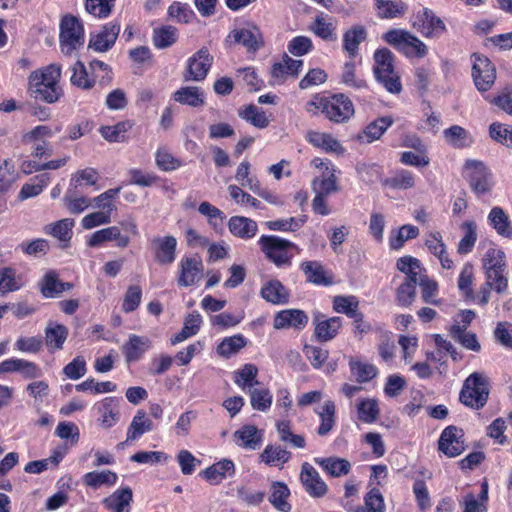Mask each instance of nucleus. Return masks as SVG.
Returning a JSON list of instances; mask_svg holds the SVG:
<instances>
[{"label": "nucleus", "instance_id": "57", "mask_svg": "<svg viewBox=\"0 0 512 512\" xmlns=\"http://www.w3.org/2000/svg\"><path fill=\"white\" fill-rule=\"evenodd\" d=\"M359 302L354 296H336L333 299V308L338 313H343L352 318L358 313Z\"/></svg>", "mask_w": 512, "mask_h": 512}, {"label": "nucleus", "instance_id": "26", "mask_svg": "<svg viewBox=\"0 0 512 512\" xmlns=\"http://www.w3.org/2000/svg\"><path fill=\"white\" fill-rule=\"evenodd\" d=\"M132 499L133 492L131 488L125 487L113 492L104 499L103 503L112 512H130L129 507Z\"/></svg>", "mask_w": 512, "mask_h": 512}, {"label": "nucleus", "instance_id": "49", "mask_svg": "<svg viewBox=\"0 0 512 512\" xmlns=\"http://www.w3.org/2000/svg\"><path fill=\"white\" fill-rule=\"evenodd\" d=\"M247 344V340L240 334L224 338L218 345L217 351L223 357H230L231 355L240 351Z\"/></svg>", "mask_w": 512, "mask_h": 512}, {"label": "nucleus", "instance_id": "40", "mask_svg": "<svg viewBox=\"0 0 512 512\" xmlns=\"http://www.w3.org/2000/svg\"><path fill=\"white\" fill-rule=\"evenodd\" d=\"M345 509L348 512H384L385 504L379 489L373 488L365 496V506H359L352 510L345 505Z\"/></svg>", "mask_w": 512, "mask_h": 512}, {"label": "nucleus", "instance_id": "39", "mask_svg": "<svg viewBox=\"0 0 512 512\" xmlns=\"http://www.w3.org/2000/svg\"><path fill=\"white\" fill-rule=\"evenodd\" d=\"M201 321H202V318L199 313H197V312L190 313L185 318L184 326H183L182 330L171 338V343L173 345L178 344V343L184 341L185 339L197 334V332L199 331V328H200Z\"/></svg>", "mask_w": 512, "mask_h": 512}, {"label": "nucleus", "instance_id": "16", "mask_svg": "<svg viewBox=\"0 0 512 512\" xmlns=\"http://www.w3.org/2000/svg\"><path fill=\"white\" fill-rule=\"evenodd\" d=\"M120 32V24L110 22L103 26V29L92 36L89 41V47L97 52H106L115 44Z\"/></svg>", "mask_w": 512, "mask_h": 512}, {"label": "nucleus", "instance_id": "34", "mask_svg": "<svg viewBox=\"0 0 512 512\" xmlns=\"http://www.w3.org/2000/svg\"><path fill=\"white\" fill-rule=\"evenodd\" d=\"M315 320L318 321L315 326V336L321 342L333 339L341 327L340 317H332L322 321H319L318 318H316Z\"/></svg>", "mask_w": 512, "mask_h": 512}, {"label": "nucleus", "instance_id": "7", "mask_svg": "<svg viewBox=\"0 0 512 512\" xmlns=\"http://www.w3.org/2000/svg\"><path fill=\"white\" fill-rule=\"evenodd\" d=\"M322 113L333 122L343 123L354 114L352 101L344 94H335L321 102Z\"/></svg>", "mask_w": 512, "mask_h": 512}, {"label": "nucleus", "instance_id": "35", "mask_svg": "<svg viewBox=\"0 0 512 512\" xmlns=\"http://www.w3.org/2000/svg\"><path fill=\"white\" fill-rule=\"evenodd\" d=\"M290 491L286 484L282 482H274L271 487L270 503L281 512H289L291 505L287 502Z\"/></svg>", "mask_w": 512, "mask_h": 512}, {"label": "nucleus", "instance_id": "18", "mask_svg": "<svg viewBox=\"0 0 512 512\" xmlns=\"http://www.w3.org/2000/svg\"><path fill=\"white\" fill-rule=\"evenodd\" d=\"M301 270L306 276V280L314 285L330 286L334 283L332 274L318 261L303 262Z\"/></svg>", "mask_w": 512, "mask_h": 512}, {"label": "nucleus", "instance_id": "28", "mask_svg": "<svg viewBox=\"0 0 512 512\" xmlns=\"http://www.w3.org/2000/svg\"><path fill=\"white\" fill-rule=\"evenodd\" d=\"M235 473V466L231 460L224 459L203 471V475L207 481L212 484L220 483L226 476Z\"/></svg>", "mask_w": 512, "mask_h": 512}, {"label": "nucleus", "instance_id": "3", "mask_svg": "<svg viewBox=\"0 0 512 512\" xmlns=\"http://www.w3.org/2000/svg\"><path fill=\"white\" fill-rule=\"evenodd\" d=\"M489 393L488 377L481 372H474L464 381L459 400L465 406L478 410L487 403Z\"/></svg>", "mask_w": 512, "mask_h": 512}, {"label": "nucleus", "instance_id": "31", "mask_svg": "<svg viewBox=\"0 0 512 512\" xmlns=\"http://www.w3.org/2000/svg\"><path fill=\"white\" fill-rule=\"evenodd\" d=\"M488 219L496 232L505 238L512 237V225L508 215L501 207H493L489 212Z\"/></svg>", "mask_w": 512, "mask_h": 512}, {"label": "nucleus", "instance_id": "10", "mask_svg": "<svg viewBox=\"0 0 512 512\" xmlns=\"http://www.w3.org/2000/svg\"><path fill=\"white\" fill-rule=\"evenodd\" d=\"M213 63V56L206 47L201 48L188 59L187 68L183 74L185 81H202L208 74Z\"/></svg>", "mask_w": 512, "mask_h": 512}, {"label": "nucleus", "instance_id": "25", "mask_svg": "<svg viewBox=\"0 0 512 512\" xmlns=\"http://www.w3.org/2000/svg\"><path fill=\"white\" fill-rule=\"evenodd\" d=\"M151 341L146 336H138L132 334L129 336V341L123 346V353L126 362L130 363L137 361L141 356L150 348Z\"/></svg>", "mask_w": 512, "mask_h": 512}, {"label": "nucleus", "instance_id": "50", "mask_svg": "<svg viewBox=\"0 0 512 512\" xmlns=\"http://www.w3.org/2000/svg\"><path fill=\"white\" fill-rule=\"evenodd\" d=\"M131 127V122L123 121L113 126L101 127L100 133L102 137L109 142H123L125 140V133L131 129Z\"/></svg>", "mask_w": 512, "mask_h": 512}, {"label": "nucleus", "instance_id": "62", "mask_svg": "<svg viewBox=\"0 0 512 512\" xmlns=\"http://www.w3.org/2000/svg\"><path fill=\"white\" fill-rule=\"evenodd\" d=\"M379 414L377 401L374 399L363 400L358 405V417L366 423L374 422Z\"/></svg>", "mask_w": 512, "mask_h": 512}, {"label": "nucleus", "instance_id": "46", "mask_svg": "<svg viewBox=\"0 0 512 512\" xmlns=\"http://www.w3.org/2000/svg\"><path fill=\"white\" fill-rule=\"evenodd\" d=\"M380 18H396L404 15L407 7L403 2L392 0H375Z\"/></svg>", "mask_w": 512, "mask_h": 512}, {"label": "nucleus", "instance_id": "6", "mask_svg": "<svg viewBox=\"0 0 512 512\" xmlns=\"http://www.w3.org/2000/svg\"><path fill=\"white\" fill-rule=\"evenodd\" d=\"M61 51L71 55L84 44V29L78 18L66 15L61 19L59 34Z\"/></svg>", "mask_w": 512, "mask_h": 512}, {"label": "nucleus", "instance_id": "36", "mask_svg": "<svg viewBox=\"0 0 512 512\" xmlns=\"http://www.w3.org/2000/svg\"><path fill=\"white\" fill-rule=\"evenodd\" d=\"M68 329L62 324H49L45 330L46 345L50 350L62 349Z\"/></svg>", "mask_w": 512, "mask_h": 512}, {"label": "nucleus", "instance_id": "51", "mask_svg": "<svg viewBox=\"0 0 512 512\" xmlns=\"http://www.w3.org/2000/svg\"><path fill=\"white\" fill-rule=\"evenodd\" d=\"M102 208L107 210L88 214L82 219L83 228L92 229L96 226L108 224L111 222L110 215L111 211L113 210V205L111 203L103 204Z\"/></svg>", "mask_w": 512, "mask_h": 512}, {"label": "nucleus", "instance_id": "56", "mask_svg": "<svg viewBox=\"0 0 512 512\" xmlns=\"http://www.w3.org/2000/svg\"><path fill=\"white\" fill-rule=\"evenodd\" d=\"M462 229L465 230V235L459 242L458 252L466 254L472 250L477 240L476 224L473 221H466L462 224Z\"/></svg>", "mask_w": 512, "mask_h": 512}, {"label": "nucleus", "instance_id": "42", "mask_svg": "<svg viewBox=\"0 0 512 512\" xmlns=\"http://www.w3.org/2000/svg\"><path fill=\"white\" fill-rule=\"evenodd\" d=\"M74 226L73 219L65 218L55 223L48 224L44 227L47 234L53 235L61 242H69L72 236V228Z\"/></svg>", "mask_w": 512, "mask_h": 512}, {"label": "nucleus", "instance_id": "54", "mask_svg": "<svg viewBox=\"0 0 512 512\" xmlns=\"http://www.w3.org/2000/svg\"><path fill=\"white\" fill-rule=\"evenodd\" d=\"M260 457L266 464L276 462L284 464L289 461L291 454L280 446L267 445Z\"/></svg>", "mask_w": 512, "mask_h": 512}, {"label": "nucleus", "instance_id": "4", "mask_svg": "<svg viewBox=\"0 0 512 512\" xmlns=\"http://www.w3.org/2000/svg\"><path fill=\"white\" fill-rule=\"evenodd\" d=\"M382 39L407 57L423 58L428 48L423 41L404 29H391L382 35Z\"/></svg>", "mask_w": 512, "mask_h": 512}, {"label": "nucleus", "instance_id": "53", "mask_svg": "<svg viewBox=\"0 0 512 512\" xmlns=\"http://www.w3.org/2000/svg\"><path fill=\"white\" fill-rule=\"evenodd\" d=\"M177 40V29L172 26H163L154 30L153 43L157 48H167Z\"/></svg>", "mask_w": 512, "mask_h": 512}, {"label": "nucleus", "instance_id": "27", "mask_svg": "<svg viewBox=\"0 0 512 512\" xmlns=\"http://www.w3.org/2000/svg\"><path fill=\"white\" fill-rule=\"evenodd\" d=\"M314 462L320 465L332 477L347 475L351 469L350 462L339 457L315 458Z\"/></svg>", "mask_w": 512, "mask_h": 512}, {"label": "nucleus", "instance_id": "61", "mask_svg": "<svg viewBox=\"0 0 512 512\" xmlns=\"http://www.w3.org/2000/svg\"><path fill=\"white\" fill-rule=\"evenodd\" d=\"M414 184V176L407 170H400L394 176L384 180V185L395 189H409Z\"/></svg>", "mask_w": 512, "mask_h": 512}, {"label": "nucleus", "instance_id": "9", "mask_svg": "<svg viewBox=\"0 0 512 512\" xmlns=\"http://www.w3.org/2000/svg\"><path fill=\"white\" fill-rule=\"evenodd\" d=\"M472 77L475 86L479 91H488L495 82L496 69L492 62L486 56L474 53L472 55Z\"/></svg>", "mask_w": 512, "mask_h": 512}, {"label": "nucleus", "instance_id": "20", "mask_svg": "<svg viewBox=\"0 0 512 512\" xmlns=\"http://www.w3.org/2000/svg\"><path fill=\"white\" fill-rule=\"evenodd\" d=\"M232 36L236 43L246 47L249 52H255L264 45L262 34L256 26L234 30Z\"/></svg>", "mask_w": 512, "mask_h": 512}, {"label": "nucleus", "instance_id": "64", "mask_svg": "<svg viewBox=\"0 0 512 512\" xmlns=\"http://www.w3.org/2000/svg\"><path fill=\"white\" fill-rule=\"evenodd\" d=\"M71 82L82 89H91L94 86V79L88 77L87 70L84 64L77 61L73 67V74L71 76Z\"/></svg>", "mask_w": 512, "mask_h": 512}, {"label": "nucleus", "instance_id": "23", "mask_svg": "<svg viewBox=\"0 0 512 512\" xmlns=\"http://www.w3.org/2000/svg\"><path fill=\"white\" fill-rule=\"evenodd\" d=\"M228 228L233 236L241 239H251L258 231L256 221L244 216H232Z\"/></svg>", "mask_w": 512, "mask_h": 512}, {"label": "nucleus", "instance_id": "37", "mask_svg": "<svg viewBox=\"0 0 512 512\" xmlns=\"http://www.w3.org/2000/svg\"><path fill=\"white\" fill-rule=\"evenodd\" d=\"M258 368L254 364H245L243 368L235 372V383L245 392L259 384L256 380Z\"/></svg>", "mask_w": 512, "mask_h": 512}, {"label": "nucleus", "instance_id": "15", "mask_svg": "<svg viewBox=\"0 0 512 512\" xmlns=\"http://www.w3.org/2000/svg\"><path fill=\"white\" fill-rule=\"evenodd\" d=\"M154 259L160 265H168L176 259L177 240L174 236L155 237L152 240Z\"/></svg>", "mask_w": 512, "mask_h": 512}, {"label": "nucleus", "instance_id": "38", "mask_svg": "<svg viewBox=\"0 0 512 512\" xmlns=\"http://www.w3.org/2000/svg\"><path fill=\"white\" fill-rule=\"evenodd\" d=\"M393 124L391 117H381L371 122L363 131L362 135L358 136L359 140L366 138V142L371 143L378 140L383 133Z\"/></svg>", "mask_w": 512, "mask_h": 512}, {"label": "nucleus", "instance_id": "33", "mask_svg": "<svg viewBox=\"0 0 512 512\" xmlns=\"http://www.w3.org/2000/svg\"><path fill=\"white\" fill-rule=\"evenodd\" d=\"M234 437L237 442L240 441L238 445L251 450L257 449L262 440L259 430L254 425H246L242 429L237 430L234 433Z\"/></svg>", "mask_w": 512, "mask_h": 512}, {"label": "nucleus", "instance_id": "13", "mask_svg": "<svg viewBox=\"0 0 512 512\" xmlns=\"http://www.w3.org/2000/svg\"><path fill=\"white\" fill-rule=\"evenodd\" d=\"M300 480L306 492L313 498H321L328 491V487L320 477V474L307 462L302 464Z\"/></svg>", "mask_w": 512, "mask_h": 512}, {"label": "nucleus", "instance_id": "55", "mask_svg": "<svg viewBox=\"0 0 512 512\" xmlns=\"http://www.w3.org/2000/svg\"><path fill=\"white\" fill-rule=\"evenodd\" d=\"M34 181H37V183H25L20 192H19V199L26 200L31 197L38 196L43 188L47 185V182L49 181V175L48 174H41L36 176Z\"/></svg>", "mask_w": 512, "mask_h": 512}, {"label": "nucleus", "instance_id": "12", "mask_svg": "<svg viewBox=\"0 0 512 512\" xmlns=\"http://www.w3.org/2000/svg\"><path fill=\"white\" fill-rule=\"evenodd\" d=\"M463 431L456 426L446 427L438 441L439 450L448 457H456L464 451Z\"/></svg>", "mask_w": 512, "mask_h": 512}, {"label": "nucleus", "instance_id": "8", "mask_svg": "<svg viewBox=\"0 0 512 512\" xmlns=\"http://www.w3.org/2000/svg\"><path fill=\"white\" fill-rule=\"evenodd\" d=\"M464 170L470 187L476 194H484L491 190L492 175L483 162L467 160L464 164Z\"/></svg>", "mask_w": 512, "mask_h": 512}, {"label": "nucleus", "instance_id": "59", "mask_svg": "<svg viewBox=\"0 0 512 512\" xmlns=\"http://www.w3.org/2000/svg\"><path fill=\"white\" fill-rule=\"evenodd\" d=\"M251 397V406L258 411H265L270 408L272 403V396L268 389L253 388L247 391Z\"/></svg>", "mask_w": 512, "mask_h": 512}, {"label": "nucleus", "instance_id": "48", "mask_svg": "<svg viewBox=\"0 0 512 512\" xmlns=\"http://www.w3.org/2000/svg\"><path fill=\"white\" fill-rule=\"evenodd\" d=\"M311 30L325 41H335L337 39L336 25L327 21L323 16H317L311 25Z\"/></svg>", "mask_w": 512, "mask_h": 512}, {"label": "nucleus", "instance_id": "11", "mask_svg": "<svg viewBox=\"0 0 512 512\" xmlns=\"http://www.w3.org/2000/svg\"><path fill=\"white\" fill-rule=\"evenodd\" d=\"M413 27L427 38H438L446 31V25L443 20L428 8H424L417 15V20L414 22Z\"/></svg>", "mask_w": 512, "mask_h": 512}, {"label": "nucleus", "instance_id": "14", "mask_svg": "<svg viewBox=\"0 0 512 512\" xmlns=\"http://www.w3.org/2000/svg\"><path fill=\"white\" fill-rule=\"evenodd\" d=\"M203 272L202 260L195 257H185L180 262V274L178 277V285L181 287L192 286L201 278Z\"/></svg>", "mask_w": 512, "mask_h": 512}, {"label": "nucleus", "instance_id": "32", "mask_svg": "<svg viewBox=\"0 0 512 512\" xmlns=\"http://www.w3.org/2000/svg\"><path fill=\"white\" fill-rule=\"evenodd\" d=\"M173 98L176 102L191 107L204 105L203 92L198 87H182L173 94Z\"/></svg>", "mask_w": 512, "mask_h": 512}, {"label": "nucleus", "instance_id": "30", "mask_svg": "<svg viewBox=\"0 0 512 512\" xmlns=\"http://www.w3.org/2000/svg\"><path fill=\"white\" fill-rule=\"evenodd\" d=\"M261 296L273 304H285L289 298L286 288L278 280L267 282L261 289Z\"/></svg>", "mask_w": 512, "mask_h": 512}, {"label": "nucleus", "instance_id": "41", "mask_svg": "<svg viewBox=\"0 0 512 512\" xmlns=\"http://www.w3.org/2000/svg\"><path fill=\"white\" fill-rule=\"evenodd\" d=\"M445 141L456 149L469 146V133L459 125H453L443 131Z\"/></svg>", "mask_w": 512, "mask_h": 512}, {"label": "nucleus", "instance_id": "19", "mask_svg": "<svg viewBox=\"0 0 512 512\" xmlns=\"http://www.w3.org/2000/svg\"><path fill=\"white\" fill-rule=\"evenodd\" d=\"M367 38V30L363 25H354L347 29L343 34V50L351 58H355L359 53V46Z\"/></svg>", "mask_w": 512, "mask_h": 512}, {"label": "nucleus", "instance_id": "24", "mask_svg": "<svg viewBox=\"0 0 512 512\" xmlns=\"http://www.w3.org/2000/svg\"><path fill=\"white\" fill-rule=\"evenodd\" d=\"M306 139L309 143L317 148H321L326 152H331L335 154H343L345 149L341 145V143L335 139L331 134L321 133L317 131H308L306 135Z\"/></svg>", "mask_w": 512, "mask_h": 512}, {"label": "nucleus", "instance_id": "17", "mask_svg": "<svg viewBox=\"0 0 512 512\" xmlns=\"http://www.w3.org/2000/svg\"><path fill=\"white\" fill-rule=\"evenodd\" d=\"M39 289L45 298H56L63 291H69L73 288V284L69 282H62L59 275L54 270L47 271L43 278L40 280Z\"/></svg>", "mask_w": 512, "mask_h": 512}, {"label": "nucleus", "instance_id": "5", "mask_svg": "<svg viewBox=\"0 0 512 512\" xmlns=\"http://www.w3.org/2000/svg\"><path fill=\"white\" fill-rule=\"evenodd\" d=\"M259 245L266 258L277 267L291 265L292 256L288 252L296 247L293 242L274 235H263L259 239Z\"/></svg>", "mask_w": 512, "mask_h": 512}, {"label": "nucleus", "instance_id": "22", "mask_svg": "<svg viewBox=\"0 0 512 512\" xmlns=\"http://www.w3.org/2000/svg\"><path fill=\"white\" fill-rule=\"evenodd\" d=\"M117 240V246L125 248L129 245L130 239L127 236L121 235L120 229L117 226H110L94 232L88 240V245L97 247L100 244Z\"/></svg>", "mask_w": 512, "mask_h": 512}, {"label": "nucleus", "instance_id": "2", "mask_svg": "<svg viewBox=\"0 0 512 512\" xmlns=\"http://www.w3.org/2000/svg\"><path fill=\"white\" fill-rule=\"evenodd\" d=\"M373 72L376 80L390 93H400L402 85L400 77L394 69L395 56L387 48H380L373 55Z\"/></svg>", "mask_w": 512, "mask_h": 512}, {"label": "nucleus", "instance_id": "58", "mask_svg": "<svg viewBox=\"0 0 512 512\" xmlns=\"http://www.w3.org/2000/svg\"><path fill=\"white\" fill-rule=\"evenodd\" d=\"M349 364L352 374L360 383L368 382L377 375V369L374 365L355 360H351Z\"/></svg>", "mask_w": 512, "mask_h": 512}, {"label": "nucleus", "instance_id": "21", "mask_svg": "<svg viewBox=\"0 0 512 512\" xmlns=\"http://www.w3.org/2000/svg\"><path fill=\"white\" fill-rule=\"evenodd\" d=\"M307 322L308 317L304 311L298 309L283 310L276 314L274 318V328H302Z\"/></svg>", "mask_w": 512, "mask_h": 512}, {"label": "nucleus", "instance_id": "44", "mask_svg": "<svg viewBox=\"0 0 512 512\" xmlns=\"http://www.w3.org/2000/svg\"><path fill=\"white\" fill-rule=\"evenodd\" d=\"M117 481L116 473L105 470L101 472H88L83 476V483L91 488H98L101 485H113Z\"/></svg>", "mask_w": 512, "mask_h": 512}, {"label": "nucleus", "instance_id": "45", "mask_svg": "<svg viewBox=\"0 0 512 512\" xmlns=\"http://www.w3.org/2000/svg\"><path fill=\"white\" fill-rule=\"evenodd\" d=\"M312 187L315 194H320L323 196H328L333 192L339 191V186L337 185V178L334 174V171H328L323 175L322 178L314 179Z\"/></svg>", "mask_w": 512, "mask_h": 512}, {"label": "nucleus", "instance_id": "47", "mask_svg": "<svg viewBox=\"0 0 512 512\" xmlns=\"http://www.w3.org/2000/svg\"><path fill=\"white\" fill-rule=\"evenodd\" d=\"M418 278L414 274L409 278H406L405 282L402 283L397 289V301L400 305L409 306L415 299L416 296V285Z\"/></svg>", "mask_w": 512, "mask_h": 512}, {"label": "nucleus", "instance_id": "1", "mask_svg": "<svg viewBox=\"0 0 512 512\" xmlns=\"http://www.w3.org/2000/svg\"><path fill=\"white\" fill-rule=\"evenodd\" d=\"M61 77V67L56 64L36 70L29 77V91L31 95L40 101L54 103L62 95V89L58 85Z\"/></svg>", "mask_w": 512, "mask_h": 512}, {"label": "nucleus", "instance_id": "63", "mask_svg": "<svg viewBox=\"0 0 512 512\" xmlns=\"http://www.w3.org/2000/svg\"><path fill=\"white\" fill-rule=\"evenodd\" d=\"M115 4V0H86V11L97 17L108 16Z\"/></svg>", "mask_w": 512, "mask_h": 512}, {"label": "nucleus", "instance_id": "52", "mask_svg": "<svg viewBox=\"0 0 512 512\" xmlns=\"http://www.w3.org/2000/svg\"><path fill=\"white\" fill-rule=\"evenodd\" d=\"M321 424L318 427L317 433L320 436L327 435L335 424V404L332 401H326L323 405V410L320 413Z\"/></svg>", "mask_w": 512, "mask_h": 512}, {"label": "nucleus", "instance_id": "29", "mask_svg": "<svg viewBox=\"0 0 512 512\" xmlns=\"http://www.w3.org/2000/svg\"><path fill=\"white\" fill-rule=\"evenodd\" d=\"M153 430V422L149 419L143 410H138L133 417L127 430L126 442L135 440L146 432Z\"/></svg>", "mask_w": 512, "mask_h": 512}, {"label": "nucleus", "instance_id": "60", "mask_svg": "<svg viewBox=\"0 0 512 512\" xmlns=\"http://www.w3.org/2000/svg\"><path fill=\"white\" fill-rule=\"evenodd\" d=\"M419 235V229L413 225H403L397 231L395 236L390 237V246L392 249H399L403 246L404 242L414 239Z\"/></svg>", "mask_w": 512, "mask_h": 512}, {"label": "nucleus", "instance_id": "43", "mask_svg": "<svg viewBox=\"0 0 512 512\" xmlns=\"http://www.w3.org/2000/svg\"><path fill=\"white\" fill-rule=\"evenodd\" d=\"M238 115L240 118L259 129L266 128L269 125V120L265 112L253 104L246 106L244 109H240Z\"/></svg>", "mask_w": 512, "mask_h": 512}]
</instances>
